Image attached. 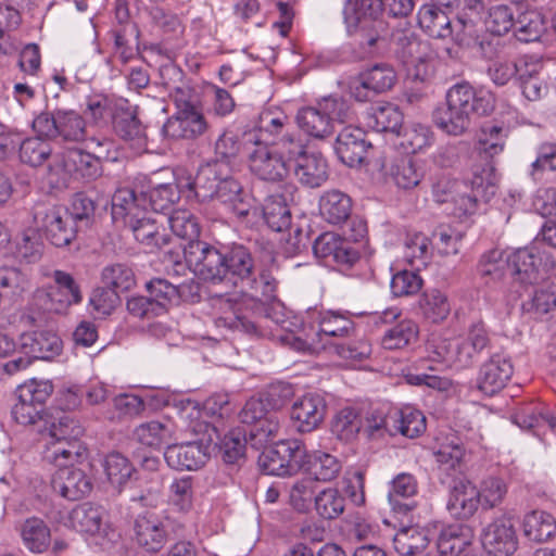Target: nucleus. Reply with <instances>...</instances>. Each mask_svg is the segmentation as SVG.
Masks as SVG:
<instances>
[{
	"mask_svg": "<svg viewBox=\"0 0 556 556\" xmlns=\"http://www.w3.org/2000/svg\"><path fill=\"white\" fill-rule=\"evenodd\" d=\"M419 327L410 319H404L388 329L382 339L381 344L387 350H400L412 344L418 340Z\"/></svg>",
	"mask_w": 556,
	"mask_h": 556,
	"instance_id": "nucleus-41",
	"label": "nucleus"
},
{
	"mask_svg": "<svg viewBox=\"0 0 556 556\" xmlns=\"http://www.w3.org/2000/svg\"><path fill=\"white\" fill-rule=\"evenodd\" d=\"M88 458V450L80 440L47 438L43 459L59 468L81 464Z\"/></svg>",
	"mask_w": 556,
	"mask_h": 556,
	"instance_id": "nucleus-23",
	"label": "nucleus"
},
{
	"mask_svg": "<svg viewBox=\"0 0 556 556\" xmlns=\"http://www.w3.org/2000/svg\"><path fill=\"white\" fill-rule=\"evenodd\" d=\"M174 101L177 111L163 125L164 136L174 140H194L204 136L210 129V124L190 90L177 87Z\"/></svg>",
	"mask_w": 556,
	"mask_h": 556,
	"instance_id": "nucleus-4",
	"label": "nucleus"
},
{
	"mask_svg": "<svg viewBox=\"0 0 556 556\" xmlns=\"http://www.w3.org/2000/svg\"><path fill=\"white\" fill-rule=\"evenodd\" d=\"M365 86L369 87L374 93L390 90L396 81L394 68L387 63H378L361 74Z\"/></svg>",
	"mask_w": 556,
	"mask_h": 556,
	"instance_id": "nucleus-60",
	"label": "nucleus"
},
{
	"mask_svg": "<svg viewBox=\"0 0 556 556\" xmlns=\"http://www.w3.org/2000/svg\"><path fill=\"white\" fill-rule=\"evenodd\" d=\"M142 195L139 198L132 189L121 188L112 197V218L124 226L146 212Z\"/></svg>",
	"mask_w": 556,
	"mask_h": 556,
	"instance_id": "nucleus-31",
	"label": "nucleus"
},
{
	"mask_svg": "<svg viewBox=\"0 0 556 556\" xmlns=\"http://www.w3.org/2000/svg\"><path fill=\"white\" fill-rule=\"evenodd\" d=\"M430 239L421 233H408L404 243V258L412 266L419 268L420 265H426L430 257Z\"/></svg>",
	"mask_w": 556,
	"mask_h": 556,
	"instance_id": "nucleus-64",
	"label": "nucleus"
},
{
	"mask_svg": "<svg viewBox=\"0 0 556 556\" xmlns=\"http://www.w3.org/2000/svg\"><path fill=\"white\" fill-rule=\"evenodd\" d=\"M0 288L3 290L4 295L20 299L30 289L29 275L17 267L1 266Z\"/></svg>",
	"mask_w": 556,
	"mask_h": 556,
	"instance_id": "nucleus-53",
	"label": "nucleus"
},
{
	"mask_svg": "<svg viewBox=\"0 0 556 556\" xmlns=\"http://www.w3.org/2000/svg\"><path fill=\"white\" fill-rule=\"evenodd\" d=\"M362 427L363 419L359 417L356 409L345 407L336 414L331 422V432L339 440L349 442L357 435Z\"/></svg>",
	"mask_w": 556,
	"mask_h": 556,
	"instance_id": "nucleus-54",
	"label": "nucleus"
},
{
	"mask_svg": "<svg viewBox=\"0 0 556 556\" xmlns=\"http://www.w3.org/2000/svg\"><path fill=\"white\" fill-rule=\"evenodd\" d=\"M101 281L105 287L119 293L130 290L136 285V277L130 266L115 263L102 269Z\"/></svg>",
	"mask_w": 556,
	"mask_h": 556,
	"instance_id": "nucleus-52",
	"label": "nucleus"
},
{
	"mask_svg": "<svg viewBox=\"0 0 556 556\" xmlns=\"http://www.w3.org/2000/svg\"><path fill=\"white\" fill-rule=\"evenodd\" d=\"M389 174L401 189H413L424 177L421 166L410 156H401L393 161Z\"/></svg>",
	"mask_w": 556,
	"mask_h": 556,
	"instance_id": "nucleus-38",
	"label": "nucleus"
},
{
	"mask_svg": "<svg viewBox=\"0 0 556 556\" xmlns=\"http://www.w3.org/2000/svg\"><path fill=\"white\" fill-rule=\"evenodd\" d=\"M393 428L402 435L414 439L426 430V417L424 414L410 406L403 407L393 418Z\"/></svg>",
	"mask_w": 556,
	"mask_h": 556,
	"instance_id": "nucleus-49",
	"label": "nucleus"
},
{
	"mask_svg": "<svg viewBox=\"0 0 556 556\" xmlns=\"http://www.w3.org/2000/svg\"><path fill=\"white\" fill-rule=\"evenodd\" d=\"M103 467L108 481L118 492L122 491L135 472L129 459L118 452L108 454Z\"/></svg>",
	"mask_w": 556,
	"mask_h": 556,
	"instance_id": "nucleus-42",
	"label": "nucleus"
},
{
	"mask_svg": "<svg viewBox=\"0 0 556 556\" xmlns=\"http://www.w3.org/2000/svg\"><path fill=\"white\" fill-rule=\"evenodd\" d=\"M263 216L274 231H283L291 225V212L287 200L282 194L275 193L268 195L263 204Z\"/></svg>",
	"mask_w": 556,
	"mask_h": 556,
	"instance_id": "nucleus-37",
	"label": "nucleus"
},
{
	"mask_svg": "<svg viewBox=\"0 0 556 556\" xmlns=\"http://www.w3.org/2000/svg\"><path fill=\"white\" fill-rule=\"evenodd\" d=\"M187 255L189 268L205 281L239 287L241 294L257 290L254 258L243 244L217 248L207 242H195L190 244Z\"/></svg>",
	"mask_w": 556,
	"mask_h": 556,
	"instance_id": "nucleus-1",
	"label": "nucleus"
},
{
	"mask_svg": "<svg viewBox=\"0 0 556 556\" xmlns=\"http://www.w3.org/2000/svg\"><path fill=\"white\" fill-rule=\"evenodd\" d=\"M519 3L497 4L489 10L485 27L493 35L503 36L514 29Z\"/></svg>",
	"mask_w": 556,
	"mask_h": 556,
	"instance_id": "nucleus-48",
	"label": "nucleus"
},
{
	"mask_svg": "<svg viewBox=\"0 0 556 556\" xmlns=\"http://www.w3.org/2000/svg\"><path fill=\"white\" fill-rule=\"evenodd\" d=\"M341 462L333 455L321 451L314 452L308 459V471L316 481L328 482L338 477Z\"/></svg>",
	"mask_w": 556,
	"mask_h": 556,
	"instance_id": "nucleus-51",
	"label": "nucleus"
},
{
	"mask_svg": "<svg viewBox=\"0 0 556 556\" xmlns=\"http://www.w3.org/2000/svg\"><path fill=\"white\" fill-rule=\"evenodd\" d=\"M477 489L479 502L484 510L500 506L508 491L506 482L494 476L484 478Z\"/></svg>",
	"mask_w": 556,
	"mask_h": 556,
	"instance_id": "nucleus-56",
	"label": "nucleus"
},
{
	"mask_svg": "<svg viewBox=\"0 0 556 556\" xmlns=\"http://www.w3.org/2000/svg\"><path fill=\"white\" fill-rule=\"evenodd\" d=\"M507 269L508 256L503 258V252L500 250L484 253L478 264V274L485 285L502 280Z\"/></svg>",
	"mask_w": 556,
	"mask_h": 556,
	"instance_id": "nucleus-57",
	"label": "nucleus"
},
{
	"mask_svg": "<svg viewBox=\"0 0 556 556\" xmlns=\"http://www.w3.org/2000/svg\"><path fill=\"white\" fill-rule=\"evenodd\" d=\"M247 430H230L220 441L219 450L223 460L228 465L240 466L245 459V445L250 441Z\"/></svg>",
	"mask_w": 556,
	"mask_h": 556,
	"instance_id": "nucleus-45",
	"label": "nucleus"
},
{
	"mask_svg": "<svg viewBox=\"0 0 556 556\" xmlns=\"http://www.w3.org/2000/svg\"><path fill=\"white\" fill-rule=\"evenodd\" d=\"M380 12H383V0L346 1L343 8V17L349 34L352 35L353 31H356L361 21H364L366 16L374 20Z\"/></svg>",
	"mask_w": 556,
	"mask_h": 556,
	"instance_id": "nucleus-39",
	"label": "nucleus"
},
{
	"mask_svg": "<svg viewBox=\"0 0 556 556\" xmlns=\"http://www.w3.org/2000/svg\"><path fill=\"white\" fill-rule=\"evenodd\" d=\"M482 545L494 556H510L518 548V538L511 520L505 516L490 522L482 531Z\"/></svg>",
	"mask_w": 556,
	"mask_h": 556,
	"instance_id": "nucleus-17",
	"label": "nucleus"
},
{
	"mask_svg": "<svg viewBox=\"0 0 556 556\" xmlns=\"http://www.w3.org/2000/svg\"><path fill=\"white\" fill-rule=\"evenodd\" d=\"M34 129L49 138H60L63 142L78 143L86 139L87 123L74 110L56 109L42 112L33 121Z\"/></svg>",
	"mask_w": 556,
	"mask_h": 556,
	"instance_id": "nucleus-8",
	"label": "nucleus"
},
{
	"mask_svg": "<svg viewBox=\"0 0 556 556\" xmlns=\"http://www.w3.org/2000/svg\"><path fill=\"white\" fill-rule=\"evenodd\" d=\"M545 31V23L542 14L519 3L515 21L514 34L518 41L534 42L540 40Z\"/></svg>",
	"mask_w": 556,
	"mask_h": 556,
	"instance_id": "nucleus-33",
	"label": "nucleus"
},
{
	"mask_svg": "<svg viewBox=\"0 0 556 556\" xmlns=\"http://www.w3.org/2000/svg\"><path fill=\"white\" fill-rule=\"evenodd\" d=\"M326 404L317 394H306L293 403L291 419L300 432H311L323 421Z\"/></svg>",
	"mask_w": 556,
	"mask_h": 556,
	"instance_id": "nucleus-26",
	"label": "nucleus"
},
{
	"mask_svg": "<svg viewBox=\"0 0 556 556\" xmlns=\"http://www.w3.org/2000/svg\"><path fill=\"white\" fill-rule=\"evenodd\" d=\"M71 527L81 533L97 534L102 526V511L89 504L76 506L68 517Z\"/></svg>",
	"mask_w": 556,
	"mask_h": 556,
	"instance_id": "nucleus-47",
	"label": "nucleus"
},
{
	"mask_svg": "<svg viewBox=\"0 0 556 556\" xmlns=\"http://www.w3.org/2000/svg\"><path fill=\"white\" fill-rule=\"evenodd\" d=\"M345 507V498L336 488H326L315 496V509L324 519H336Z\"/></svg>",
	"mask_w": 556,
	"mask_h": 556,
	"instance_id": "nucleus-62",
	"label": "nucleus"
},
{
	"mask_svg": "<svg viewBox=\"0 0 556 556\" xmlns=\"http://www.w3.org/2000/svg\"><path fill=\"white\" fill-rule=\"evenodd\" d=\"M288 149L281 146V152H276L265 144H257L249 154L251 172L265 181H281L290 169Z\"/></svg>",
	"mask_w": 556,
	"mask_h": 556,
	"instance_id": "nucleus-14",
	"label": "nucleus"
},
{
	"mask_svg": "<svg viewBox=\"0 0 556 556\" xmlns=\"http://www.w3.org/2000/svg\"><path fill=\"white\" fill-rule=\"evenodd\" d=\"M352 199L339 190L326 191L319 200L320 216L333 226H343L352 214Z\"/></svg>",
	"mask_w": 556,
	"mask_h": 556,
	"instance_id": "nucleus-28",
	"label": "nucleus"
},
{
	"mask_svg": "<svg viewBox=\"0 0 556 556\" xmlns=\"http://www.w3.org/2000/svg\"><path fill=\"white\" fill-rule=\"evenodd\" d=\"M21 535L25 547L31 553H43L50 545V529L40 518L26 519L22 526Z\"/></svg>",
	"mask_w": 556,
	"mask_h": 556,
	"instance_id": "nucleus-40",
	"label": "nucleus"
},
{
	"mask_svg": "<svg viewBox=\"0 0 556 556\" xmlns=\"http://www.w3.org/2000/svg\"><path fill=\"white\" fill-rule=\"evenodd\" d=\"M289 163L299 181L308 187H320L328 179V164L319 153H306L301 140L289 139Z\"/></svg>",
	"mask_w": 556,
	"mask_h": 556,
	"instance_id": "nucleus-12",
	"label": "nucleus"
},
{
	"mask_svg": "<svg viewBox=\"0 0 556 556\" xmlns=\"http://www.w3.org/2000/svg\"><path fill=\"white\" fill-rule=\"evenodd\" d=\"M291 126L289 117L282 111L264 110L258 116L257 127L260 131L270 136H279V143L285 148L289 147V139H294L289 135Z\"/></svg>",
	"mask_w": 556,
	"mask_h": 556,
	"instance_id": "nucleus-46",
	"label": "nucleus"
},
{
	"mask_svg": "<svg viewBox=\"0 0 556 556\" xmlns=\"http://www.w3.org/2000/svg\"><path fill=\"white\" fill-rule=\"evenodd\" d=\"M523 534L532 542L542 543L556 535V519L544 510H532L523 517Z\"/></svg>",
	"mask_w": 556,
	"mask_h": 556,
	"instance_id": "nucleus-36",
	"label": "nucleus"
},
{
	"mask_svg": "<svg viewBox=\"0 0 556 556\" xmlns=\"http://www.w3.org/2000/svg\"><path fill=\"white\" fill-rule=\"evenodd\" d=\"M178 200L179 190L170 182L160 184L142 193V202H149L155 213L169 210Z\"/></svg>",
	"mask_w": 556,
	"mask_h": 556,
	"instance_id": "nucleus-63",
	"label": "nucleus"
},
{
	"mask_svg": "<svg viewBox=\"0 0 556 556\" xmlns=\"http://www.w3.org/2000/svg\"><path fill=\"white\" fill-rule=\"evenodd\" d=\"M513 421L521 429L533 430L535 434L545 427L556 433V415L541 403L519 407L513 415Z\"/></svg>",
	"mask_w": 556,
	"mask_h": 556,
	"instance_id": "nucleus-27",
	"label": "nucleus"
},
{
	"mask_svg": "<svg viewBox=\"0 0 556 556\" xmlns=\"http://www.w3.org/2000/svg\"><path fill=\"white\" fill-rule=\"evenodd\" d=\"M185 526L169 516L160 517L154 513L139 514L134 521V540L147 553L156 554L163 549L169 536L180 535Z\"/></svg>",
	"mask_w": 556,
	"mask_h": 556,
	"instance_id": "nucleus-7",
	"label": "nucleus"
},
{
	"mask_svg": "<svg viewBox=\"0 0 556 556\" xmlns=\"http://www.w3.org/2000/svg\"><path fill=\"white\" fill-rule=\"evenodd\" d=\"M418 482L412 473H399L390 482L388 501L394 510L406 513L412 509L408 504H401L400 498H409L417 494Z\"/></svg>",
	"mask_w": 556,
	"mask_h": 556,
	"instance_id": "nucleus-44",
	"label": "nucleus"
},
{
	"mask_svg": "<svg viewBox=\"0 0 556 556\" xmlns=\"http://www.w3.org/2000/svg\"><path fill=\"white\" fill-rule=\"evenodd\" d=\"M52 185L64 182L68 176L75 175L91 181L102 174L101 160L90 155L83 149L60 151L51 165Z\"/></svg>",
	"mask_w": 556,
	"mask_h": 556,
	"instance_id": "nucleus-10",
	"label": "nucleus"
},
{
	"mask_svg": "<svg viewBox=\"0 0 556 556\" xmlns=\"http://www.w3.org/2000/svg\"><path fill=\"white\" fill-rule=\"evenodd\" d=\"M353 112L346 100L339 97H327L317 106L299 110L296 123L308 136L323 139L333 131V122L345 123L352 119Z\"/></svg>",
	"mask_w": 556,
	"mask_h": 556,
	"instance_id": "nucleus-5",
	"label": "nucleus"
},
{
	"mask_svg": "<svg viewBox=\"0 0 556 556\" xmlns=\"http://www.w3.org/2000/svg\"><path fill=\"white\" fill-rule=\"evenodd\" d=\"M167 465L176 470H197L210 458L208 445L202 441L170 444L164 452Z\"/></svg>",
	"mask_w": 556,
	"mask_h": 556,
	"instance_id": "nucleus-21",
	"label": "nucleus"
},
{
	"mask_svg": "<svg viewBox=\"0 0 556 556\" xmlns=\"http://www.w3.org/2000/svg\"><path fill=\"white\" fill-rule=\"evenodd\" d=\"M58 152L52 151V144L49 140L41 137H30L22 141L20 146V160L33 167L47 164V175L52 185L51 165Z\"/></svg>",
	"mask_w": 556,
	"mask_h": 556,
	"instance_id": "nucleus-29",
	"label": "nucleus"
},
{
	"mask_svg": "<svg viewBox=\"0 0 556 556\" xmlns=\"http://www.w3.org/2000/svg\"><path fill=\"white\" fill-rule=\"evenodd\" d=\"M428 544L426 533L414 527L401 529L393 538V547L401 556H418Z\"/></svg>",
	"mask_w": 556,
	"mask_h": 556,
	"instance_id": "nucleus-43",
	"label": "nucleus"
},
{
	"mask_svg": "<svg viewBox=\"0 0 556 556\" xmlns=\"http://www.w3.org/2000/svg\"><path fill=\"white\" fill-rule=\"evenodd\" d=\"M419 27L430 37L444 39L453 34L448 12L435 4H424L417 13Z\"/></svg>",
	"mask_w": 556,
	"mask_h": 556,
	"instance_id": "nucleus-30",
	"label": "nucleus"
},
{
	"mask_svg": "<svg viewBox=\"0 0 556 556\" xmlns=\"http://www.w3.org/2000/svg\"><path fill=\"white\" fill-rule=\"evenodd\" d=\"M433 455L439 470L447 476H455L463 471L465 451L459 444H441Z\"/></svg>",
	"mask_w": 556,
	"mask_h": 556,
	"instance_id": "nucleus-61",
	"label": "nucleus"
},
{
	"mask_svg": "<svg viewBox=\"0 0 556 556\" xmlns=\"http://www.w3.org/2000/svg\"><path fill=\"white\" fill-rule=\"evenodd\" d=\"M505 136L503 135L502 127L488 126L483 127L478 142L475 147V152L483 161V166L472 168L471 186L473 188H483L484 185L491 186L494 166L491 160L500 154L504 149Z\"/></svg>",
	"mask_w": 556,
	"mask_h": 556,
	"instance_id": "nucleus-13",
	"label": "nucleus"
},
{
	"mask_svg": "<svg viewBox=\"0 0 556 556\" xmlns=\"http://www.w3.org/2000/svg\"><path fill=\"white\" fill-rule=\"evenodd\" d=\"M168 225L173 233L188 242L182 247V256L189 266L187 250L191 243L203 242L199 240L200 224L198 218L188 210H176L167 218Z\"/></svg>",
	"mask_w": 556,
	"mask_h": 556,
	"instance_id": "nucleus-34",
	"label": "nucleus"
},
{
	"mask_svg": "<svg viewBox=\"0 0 556 556\" xmlns=\"http://www.w3.org/2000/svg\"><path fill=\"white\" fill-rule=\"evenodd\" d=\"M313 252L316 257L345 267H352L361 261L359 251L340 235L331 231H326L315 239Z\"/></svg>",
	"mask_w": 556,
	"mask_h": 556,
	"instance_id": "nucleus-16",
	"label": "nucleus"
},
{
	"mask_svg": "<svg viewBox=\"0 0 556 556\" xmlns=\"http://www.w3.org/2000/svg\"><path fill=\"white\" fill-rule=\"evenodd\" d=\"M403 114L392 103H377L367 112V125L377 132H395L400 135Z\"/></svg>",
	"mask_w": 556,
	"mask_h": 556,
	"instance_id": "nucleus-35",
	"label": "nucleus"
},
{
	"mask_svg": "<svg viewBox=\"0 0 556 556\" xmlns=\"http://www.w3.org/2000/svg\"><path fill=\"white\" fill-rule=\"evenodd\" d=\"M231 167L218 169L217 164H207L199 172V182L207 180V190L201 193L202 201L216 198L224 205L233 202L244 193L239 181L230 176Z\"/></svg>",
	"mask_w": 556,
	"mask_h": 556,
	"instance_id": "nucleus-15",
	"label": "nucleus"
},
{
	"mask_svg": "<svg viewBox=\"0 0 556 556\" xmlns=\"http://www.w3.org/2000/svg\"><path fill=\"white\" fill-rule=\"evenodd\" d=\"M268 317L280 328L275 338L285 346L303 354H318L330 344V339L350 338L355 332L354 321L346 315L337 312L319 313L316 325L294 331L295 323L280 316L275 309Z\"/></svg>",
	"mask_w": 556,
	"mask_h": 556,
	"instance_id": "nucleus-2",
	"label": "nucleus"
},
{
	"mask_svg": "<svg viewBox=\"0 0 556 556\" xmlns=\"http://www.w3.org/2000/svg\"><path fill=\"white\" fill-rule=\"evenodd\" d=\"M514 372V366L508 356L494 354L480 367L477 384L485 395H494L509 381Z\"/></svg>",
	"mask_w": 556,
	"mask_h": 556,
	"instance_id": "nucleus-19",
	"label": "nucleus"
},
{
	"mask_svg": "<svg viewBox=\"0 0 556 556\" xmlns=\"http://www.w3.org/2000/svg\"><path fill=\"white\" fill-rule=\"evenodd\" d=\"M276 390L271 389L264 396L249 399L239 413V419L243 425L253 426L261 418L266 416L270 409L278 408L281 403L274 401Z\"/></svg>",
	"mask_w": 556,
	"mask_h": 556,
	"instance_id": "nucleus-50",
	"label": "nucleus"
},
{
	"mask_svg": "<svg viewBox=\"0 0 556 556\" xmlns=\"http://www.w3.org/2000/svg\"><path fill=\"white\" fill-rule=\"evenodd\" d=\"M370 147L371 144L366 141V135L362 129L348 126L337 136L334 152L343 164L353 167L363 163Z\"/></svg>",
	"mask_w": 556,
	"mask_h": 556,
	"instance_id": "nucleus-22",
	"label": "nucleus"
},
{
	"mask_svg": "<svg viewBox=\"0 0 556 556\" xmlns=\"http://www.w3.org/2000/svg\"><path fill=\"white\" fill-rule=\"evenodd\" d=\"M34 220L45 231L47 239L58 248L71 244L80 231V228L66 215V211L56 205L36 204Z\"/></svg>",
	"mask_w": 556,
	"mask_h": 556,
	"instance_id": "nucleus-11",
	"label": "nucleus"
},
{
	"mask_svg": "<svg viewBox=\"0 0 556 556\" xmlns=\"http://www.w3.org/2000/svg\"><path fill=\"white\" fill-rule=\"evenodd\" d=\"M554 266L555 262L549 254L535 244L518 249L508 255V270L513 283H518L525 291L544 279Z\"/></svg>",
	"mask_w": 556,
	"mask_h": 556,
	"instance_id": "nucleus-6",
	"label": "nucleus"
},
{
	"mask_svg": "<svg viewBox=\"0 0 556 556\" xmlns=\"http://www.w3.org/2000/svg\"><path fill=\"white\" fill-rule=\"evenodd\" d=\"M480 502L477 486L467 479H454L448 490L446 508L458 520H469L478 511Z\"/></svg>",
	"mask_w": 556,
	"mask_h": 556,
	"instance_id": "nucleus-20",
	"label": "nucleus"
},
{
	"mask_svg": "<svg viewBox=\"0 0 556 556\" xmlns=\"http://www.w3.org/2000/svg\"><path fill=\"white\" fill-rule=\"evenodd\" d=\"M306 448L299 439L279 440L270 448L263 452L260 466L267 475L291 476L304 465Z\"/></svg>",
	"mask_w": 556,
	"mask_h": 556,
	"instance_id": "nucleus-9",
	"label": "nucleus"
},
{
	"mask_svg": "<svg viewBox=\"0 0 556 556\" xmlns=\"http://www.w3.org/2000/svg\"><path fill=\"white\" fill-rule=\"evenodd\" d=\"M445 99V105L435 110L433 119L440 129L453 136L463 135L469 128L473 115H488L494 109L492 93L476 90L468 83L452 86Z\"/></svg>",
	"mask_w": 556,
	"mask_h": 556,
	"instance_id": "nucleus-3",
	"label": "nucleus"
},
{
	"mask_svg": "<svg viewBox=\"0 0 556 556\" xmlns=\"http://www.w3.org/2000/svg\"><path fill=\"white\" fill-rule=\"evenodd\" d=\"M419 305L424 317L434 324L443 321L451 313L446 294L437 289L425 292Z\"/></svg>",
	"mask_w": 556,
	"mask_h": 556,
	"instance_id": "nucleus-55",
	"label": "nucleus"
},
{
	"mask_svg": "<svg viewBox=\"0 0 556 556\" xmlns=\"http://www.w3.org/2000/svg\"><path fill=\"white\" fill-rule=\"evenodd\" d=\"M243 146L231 131H224L214 144L215 159L211 164H217L218 169L230 167L231 162L240 154Z\"/></svg>",
	"mask_w": 556,
	"mask_h": 556,
	"instance_id": "nucleus-58",
	"label": "nucleus"
},
{
	"mask_svg": "<svg viewBox=\"0 0 556 556\" xmlns=\"http://www.w3.org/2000/svg\"><path fill=\"white\" fill-rule=\"evenodd\" d=\"M134 435L142 445L160 448L170 441L172 429L166 424L149 421L138 426Z\"/></svg>",
	"mask_w": 556,
	"mask_h": 556,
	"instance_id": "nucleus-59",
	"label": "nucleus"
},
{
	"mask_svg": "<svg viewBox=\"0 0 556 556\" xmlns=\"http://www.w3.org/2000/svg\"><path fill=\"white\" fill-rule=\"evenodd\" d=\"M403 25L404 27L391 33V42L396 55L407 65H414L418 61L421 66H426L425 56L419 54L421 42L410 30L408 22H404Z\"/></svg>",
	"mask_w": 556,
	"mask_h": 556,
	"instance_id": "nucleus-32",
	"label": "nucleus"
},
{
	"mask_svg": "<svg viewBox=\"0 0 556 556\" xmlns=\"http://www.w3.org/2000/svg\"><path fill=\"white\" fill-rule=\"evenodd\" d=\"M52 488L68 501H79L91 493L93 482L84 469L72 465L55 471L52 478Z\"/></svg>",
	"mask_w": 556,
	"mask_h": 556,
	"instance_id": "nucleus-18",
	"label": "nucleus"
},
{
	"mask_svg": "<svg viewBox=\"0 0 556 556\" xmlns=\"http://www.w3.org/2000/svg\"><path fill=\"white\" fill-rule=\"evenodd\" d=\"M128 227L135 239L150 252L169 244L170 237L165 233L162 223L153 218L147 211L131 220Z\"/></svg>",
	"mask_w": 556,
	"mask_h": 556,
	"instance_id": "nucleus-24",
	"label": "nucleus"
},
{
	"mask_svg": "<svg viewBox=\"0 0 556 556\" xmlns=\"http://www.w3.org/2000/svg\"><path fill=\"white\" fill-rule=\"evenodd\" d=\"M21 352L34 359H51L62 351V340L52 331H34L20 337Z\"/></svg>",
	"mask_w": 556,
	"mask_h": 556,
	"instance_id": "nucleus-25",
	"label": "nucleus"
}]
</instances>
